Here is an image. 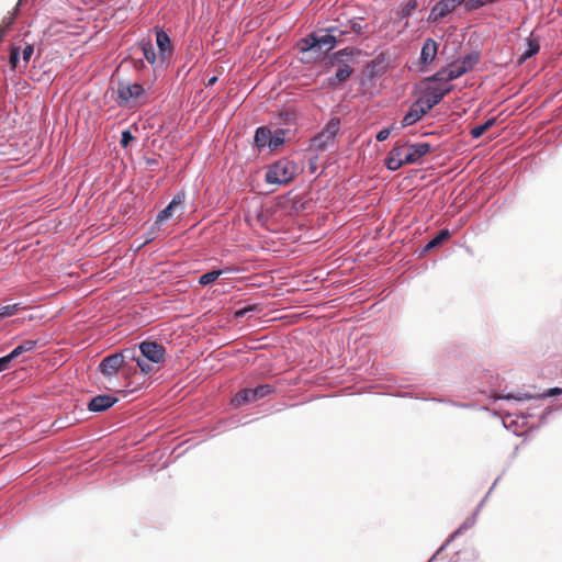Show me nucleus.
<instances>
[{
  "label": "nucleus",
  "instance_id": "obj_16",
  "mask_svg": "<svg viewBox=\"0 0 562 562\" xmlns=\"http://www.w3.org/2000/svg\"><path fill=\"white\" fill-rule=\"evenodd\" d=\"M452 90V87H449L445 90L435 88L430 90L425 98L420 99L425 109L430 111L435 105L439 104L441 100Z\"/></svg>",
  "mask_w": 562,
  "mask_h": 562
},
{
  "label": "nucleus",
  "instance_id": "obj_41",
  "mask_svg": "<svg viewBox=\"0 0 562 562\" xmlns=\"http://www.w3.org/2000/svg\"><path fill=\"white\" fill-rule=\"evenodd\" d=\"M390 134H391V128H389V127L383 128L376 134L375 138L378 142H384L385 139H387Z\"/></svg>",
  "mask_w": 562,
  "mask_h": 562
},
{
  "label": "nucleus",
  "instance_id": "obj_7",
  "mask_svg": "<svg viewBox=\"0 0 562 562\" xmlns=\"http://www.w3.org/2000/svg\"><path fill=\"white\" fill-rule=\"evenodd\" d=\"M273 392V387L270 384H260L255 389H243L236 393L234 398L232 400V404L235 407L243 406L245 404L255 402L257 400L263 398Z\"/></svg>",
  "mask_w": 562,
  "mask_h": 562
},
{
  "label": "nucleus",
  "instance_id": "obj_9",
  "mask_svg": "<svg viewBox=\"0 0 562 562\" xmlns=\"http://www.w3.org/2000/svg\"><path fill=\"white\" fill-rule=\"evenodd\" d=\"M561 394H562L561 387H551L548 391H546L544 393L538 394V395H532L527 392H518L516 394L508 393L506 395H498L496 398L497 400H515V401L521 402V401H526V400L547 398V397L558 396Z\"/></svg>",
  "mask_w": 562,
  "mask_h": 562
},
{
  "label": "nucleus",
  "instance_id": "obj_2",
  "mask_svg": "<svg viewBox=\"0 0 562 562\" xmlns=\"http://www.w3.org/2000/svg\"><path fill=\"white\" fill-rule=\"evenodd\" d=\"M126 360L135 361L143 374L147 375L153 372V366L147 364L143 358L136 357L135 348L124 349L104 357L99 364V371L105 376H112L117 373Z\"/></svg>",
  "mask_w": 562,
  "mask_h": 562
},
{
  "label": "nucleus",
  "instance_id": "obj_29",
  "mask_svg": "<svg viewBox=\"0 0 562 562\" xmlns=\"http://www.w3.org/2000/svg\"><path fill=\"white\" fill-rule=\"evenodd\" d=\"M497 120L496 117H491L488 119L485 123L483 124H480L477 126H474L470 134L473 138H479L481 137L488 128H491L492 126H494L496 124Z\"/></svg>",
  "mask_w": 562,
  "mask_h": 562
},
{
  "label": "nucleus",
  "instance_id": "obj_6",
  "mask_svg": "<svg viewBox=\"0 0 562 562\" xmlns=\"http://www.w3.org/2000/svg\"><path fill=\"white\" fill-rule=\"evenodd\" d=\"M339 128H340V119H338V117L330 119L329 122L323 128V131L321 133H318L312 139V147H314L316 150H321V151L326 150L328 148V146L334 143Z\"/></svg>",
  "mask_w": 562,
  "mask_h": 562
},
{
  "label": "nucleus",
  "instance_id": "obj_23",
  "mask_svg": "<svg viewBox=\"0 0 562 562\" xmlns=\"http://www.w3.org/2000/svg\"><path fill=\"white\" fill-rule=\"evenodd\" d=\"M140 48H142L145 59L150 65H155L157 61H159V54L158 55L156 54L155 48L150 41H143L140 43Z\"/></svg>",
  "mask_w": 562,
  "mask_h": 562
},
{
  "label": "nucleus",
  "instance_id": "obj_40",
  "mask_svg": "<svg viewBox=\"0 0 562 562\" xmlns=\"http://www.w3.org/2000/svg\"><path fill=\"white\" fill-rule=\"evenodd\" d=\"M417 162L416 158L413 155L412 150H406L403 156V165H412Z\"/></svg>",
  "mask_w": 562,
  "mask_h": 562
},
{
  "label": "nucleus",
  "instance_id": "obj_17",
  "mask_svg": "<svg viewBox=\"0 0 562 562\" xmlns=\"http://www.w3.org/2000/svg\"><path fill=\"white\" fill-rule=\"evenodd\" d=\"M539 49H540V44H539L538 40L532 36V34H530L526 38L525 50L519 56L518 63L519 64L525 63L527 59H529L532 56H535L536 54H538Z\"/></svg>",
  "mask_w": 562,
  "mask_h": 562
},
{
  "label": "nucleus",
  "instance_id": "obj_48",
  "mask_svg": "<svg viewBox=\"0 0 562 562\" xmlns=\"http://www.w3.org/2000/svg\"><path fill=\"white\" fill-rule=\"evenodd\" d=\"M147 164L150 165V166L156 165V160L155 159H148Z\"/></svg>",
  "mask_w": 562,
  "mask_h": 562
},
{
  "label": "nucleus",
  "instance_id": "obj_52",
  "mask_svg": "<svg viewBox=\"0 0 562 562\" xmlns=\"http://www.w3.org/2000/svg\"><path fill=\"white\" fill-rule=\"evenodd\" d=\"M467 1H468V0H460V2H461V3H464V4H465V2H467Z\"/></svg>",
  "mask_w": 562,
  "mask_h": 562
},
{
  "label": "nucleus",
  "instance_id": "obj_39",
  "mask_svg": "<svg viewBox=\"0 0 562 562\" xmlns=\"http://www.w3.org/2000/svg\"><path fill=\"white\" fill-rule=\"evenodd\" d=\"M133 139H134V136L132 135V133L130 131L126 130V131L122 132L120 143L123 147H126Z\"/></svg>",
  "mask_w": 562,
  "mask_h": 562
},
{
  "label": "nucleus",
  "instance_id": "obj_30",
  "mask_svg": "<svg viewBox=\"0 0 562 562\" xmlns=\"http://www.w3.org/2000/svg\"><path fill=\"white\" fill-rule=\"evenodd\" d=\"M24 308L25 307L22 306L21 303H13L0 306V318L11 317Z\"/></svg>",
  "mask_w": 562,
  "mask_h": 562
},
{
  "label": "nucleus",
  "instance_id": "obj_36",
  "mask_svg": "<svg viewBox=\"0 0 562 562\" xmlns=\"http://www.w3.org/2000/svg\"><path fill=\"white\" fill-rule=\"evenodd\" d=\"M295 121V114L290 111H283L280 113V123L291 125Z\"/></svg>",
  "mask_w": 562,
  "mask_h": 562
},
{
  "label": "nucleus",
  "instance_id": "obj_51",
  "mask_svg": "<svg viewBox=\"0 0 562 562\" xmlns=\"http://www.w3.org/2000/svg\"><path fill=\"white\" fill-rule=\"evenodd\" d=\"M503 424H504V426H505V427H507V425H506V418H505V419H503Z\"/></svg>",
  "mask_w": 562,
  "mask_h": 562
},
{
  "label": "nucleus",
  "instance_id": "obj_15",
  "mask_svg": "<svg viewBox=\"0 0 562 562\" xmlns=\"http://www.w3.org/2000/svg\"><path fill=\"white\" fill-rule=\"evenodd\" d=\"M437 52V42L432 38L425 40L420 50V65L423 67H427L428 65H430L435 60Z\"/></svg>",
  "mask_w": 562,
  "mask_h": 562
},
{
  "label": "nucleus",
  "instance_id": "obj_14",
  "mask_svg": "<svg viewBox=\"0 0 562 562\" xmlns=\"http://www.w3.org/2000/svg\"><path fill=\"white\" fill-rule=\"evenodd\" d=\"M116 402H117V398L112 395H109V394L98 395L90 400V402L88 404V408L91 412L100 413V412H104V411L111 408Z\"/></svg>",
  "mask_w": 562,
  "mask_h": 562
},
{
  "label": "nucleus",
  "instance_id": "obj_44",
  "mask_svg": "<svg viewBox=\"0 0 562 562\" xmlns=\"http://www.w3.org/2000/svg\"><path fill=\"white\" fill-rule=\"evenodd\" d=\"M13 21H14V15H11L3 20V24L0 25V27H4L7 31L8 29L11 27V25L13 24Z\"/></svg>",
  "mask_w": 562,
  "mask_h": 562
},
{
  "label": "nucleus",
  "instance_id": "obj_3",
  "mask_svg": "<svg viewBox=\"0 0 562 562\" xmlns=\"http://www.w3.org/2000/svg\"><path fill=\"white\" fill-rule=\"evenodd\" d=\"M358 52L352 47L342 48L330 56V65L336 67V71L333 76L327 78V85L329 87H336L339 83L345 82L353 72L351 64L353 63L355 55Z\"/></svg>",
  "mask_w": 562,
  "mask_h": 562
},
{
  "label": "nucleus",
  "instance_id": "obj_11",
  "mask_svg": "<svg viewBox=\"0 0 562 562\" xmlns=\"http://www.w3.org/2000/svg\"><path fill=\"white\" fill-rule=\"evenodd\" d=\"M460 4H462L460 0H440L431 8L429 19L434 21L442 19Z\"/></svg>",
  "mask_w": 562,
  "mask_h": 562
},
{
  "label": "nucleus",
  "instance_id": "obj_50",
  "mask_svg": "<svg viewBox=\"0 0 562 562\" xmlns=\"http://www.w3.org/2000/svg\"><path fill=\"white\" fill-rule=\"evenodd\" d=\"M530 416H531V414H522V415H521V417H522L524 419H526L527 417H530Z\"/></svg>",
  "mask_w": 562,
  "mask_h": 562
},
{
  "label": "nucleus",
  "instance_id": "obj_8",
  "mask_svg": "<svg viewBox=\"0 0 562 562\" xmlns=\"http://www.w3.org/2000/svg\"><path fill=\"white\" fill-rule=\"evenodd\" d=\"M117 95L120 99V105H126L131 102L134 104L143 103L146 99V92L142 85L134 83H124L121 82L117 87Z\"/></svg>",
  "mask_w": 562,
  "mask_h": 562
},
{
  "label": "nucleus",
  "instance_id": "obj_1",
  "mask_svg": "<svg viewBox=\"0 0 562 562\" xmlns=\"http://www.w3.org/2000/svg\"><path fill=\"white\" fill-rule=\"evenodd\" d=\"M348 30H340L337 26H329L326 29V34L311 33L301 38L297 43L299 49L302 53L314 52L326 55L334 47L342 42V36L348 34Z\"/></svg>",
  "mask_w": 562,
  "mask_h": 562
},
{
  "label": "nucleus",
  "instance_id": "obj_35",
  "mask_svg": "<svg viewBox=\"0 0 562 562\" xmlns=\"http://www.w3.org/2000/svg\"><path fill=\"white\" fill-rule=\"evenodd\" d=\"M428 80L436 81V82H447L451 81L452 79H448V70L447 68H442L439 71L435 72L432 76L428 77Z\"/></svg>",
  "mask_w": 562,
  "mask_h": 562
},
{
  "label": "nucleus",
  "instance_id": "obj_12",
  "mask_svg": "<svg viewBox=\"0 0 562 562\" xmlns=\"http://www.w3.org/2000/svg\"><path fill=\"white\" fill-rule=\"evenodd\" d=\"M428 110L425 109L422 100H416L402 120V127H407L418 122Z\"/></svg>",
  "mask_w": 562,
  "mask_h": 562
},
{
  "label": "nucleus",
  "instance_id": "obj_38",
  "mask_svg": "<svg viewBox=\"0 0 562 562\" xmlns=\"http://www.w3.org/2000/svg\"><path fill=\"white\" fill-rule=\"evenodd\" d=\"M14 360L13 357H11V353L3 356L0 358V372L5 371L9 369L10 363Z\"/></svg>",
  "mask_w": 562,
  "mask_h": 562
},
{
  "label": "nucleus",
  "instance_id": "obj_33",
  "mask_svg": "<svg viewBox=\"0 0 562 562\" xmlns=\"http://www.w3.org/2000/svg\"><path fill=\"white\" fill-rule=\"evenodd\" d=\"M499 0H468L465 2V10L467 11H474L477 10L486 4H492L495 2H498Z\"/></svg>",
  "mask_w": 562,
  "mask_h": 562
},
{
  "label": "nucleus",
  "instance_id": "obj_18",
  "mask_svg": "<svg viewBox=\"0 0 562 562\" xmlns=\"http://www.w3.org/2000/svg\"><path fill=\"white\" fill-rule=\"evenodd\" d=\"M184 199V195L183 194H176L173 196V199L171 200V202L164 209L159 212L158 216H157V222H164V221H167L169 220L171 216H172V212H173V209L176 206H178Z\"/></svg>",
  "mask_w": 562,
  "mask_h": 562
},
{
  "label": "nucleus",
  "instance_id": "obj_21",
  "mask_svg": "<svg viewBox=\"0 0 562 562\" xmlns=\"http://www.w3.org/2000/svg\"><path fill=\"white\" fill-rule=\"evenodd\" d=\"M450 237V231L447 228L440 229L424 247V251H429L440 246L445 240Z\"/></svg>",
  "mask_w": 562,
  "mask_h": 562
},
{
  "label": "nucleus",
  "instance_id": "obj_25",
  "mask_svg": "<svg viewBox=\"0 0 562 562\" xmlns=\"http://www.w3.org/2000/svg\"><path fill=\"white\" fill-rule=\"evenodd\" d=\"M458 60L462 67L467 68L468 72L480 61V53L477 50H473Z\"/></svg>",
  "mask_w": 562,
  "mask_h": 562
},
{
  "label": "nucleus",
  "instance_id": "obj_31",
  "mask_svg": "<svg viewBox=\"0 0 562 562\" xmlns=\"http://www.w3.org/2000/svg\"><path fill=\"white\" fill-rule=\"evenodd\" d=\"M285 130L277 128L274 132L271 131V140L269 142L268 148L273 150L284 143Z\"/></svg>",
  "mask_w": 562,
  "mask_h": 562
},
{
  "label": "nucleus",
  "instance_id": "obj_24",
  "mask_svg": "<svg viewBox=\"0 0 562 562\" xmlns=\"http://www.w3.org/2000/svg\"><path fill=\"white\" fill-rule=\"evenodd\" d=\"M231 272L229 268H225L223 270H212L206 273H203L199 277V284L209 285L217 280L222 274Z\"/></svg>",
  "mask_w": 562,
  "mask_h": 562
},
{
  "label": "nucleus",
  "instance_id": "obj_4",
  "mask_svg": "<svg viewBox=\"0 0 562 562\" xmlns=\"http://www.w3.org/2000/svg\"><path fill=\"white\" fill-rule=\"evenodd\" d=\"M297 167L293 161L281 159L269 166L266 172V181L270 184H285L293 180Z\"/></svg>",
  "mask_w": 562,
  "mask_h": 562
},
{
  "label": "nucleus",
  "instance_id": "obj_45",
  "mask_svg": "<svg viewBox=\"0 0 562 562\" xmlns=\"http://www.w3.org/2000/svg\"><path fill=\"white\" fill-rule=\"evenodd\" d=\"M550 413H551V409H550V408H548V409H546V411L543 412V414H542V415H541V417H540V424H544V423H546V419H547V417H548V415H549Z\"/></svg>",
  "mask_w": 562,
  "mask_h": 562
},
{
  "label": "nucleus",
  "instance_id": "obj_5",
  "mask_svg": "<svg viewBox=\"0 0 562 562\" xmlns=\"http://www.w3.org/2000/svg\"><path fill=\"white\" fill-rule=\"evenodd\" d=\"M139 355L136 357L143 358L147 364L164 363L166 360V349L157 341L145 340L138 345Z\"/></svg>",
  "mask_w": 562,
  "mask_h": 562
},
{
  "label": "nucleus",
  "instance_id": "obj_53",
  "mask_svg": "<svg viewBox=\"0 0 562 562\" xmlns=\"http://www.w3.org/2000/svg\"><path fill=\"white\" fill-rule=\"evenodd\" d=\"M558 409H561V411H562V404L558 407Z\"/></svg>",
  "mask_w": 562,
  "mask_h": 562
},
{
  "label": "nucleus",
  "instance_id": "obj_47",
  "mask_svg": "<svg viewBox=\"0 0 562 562\" xmlns=\"http://www.w3.org/2000/svg\"><path fill=\"white\" fill-rule=\"evenodd\" d=\"M453 406H458V407H467L468 405L467 404H462V403H457V402H450Z\"/></svg>",
  "mask_w": 562,
  "mask_h": 562
},
{
  "label": "nucleus",
  "instance_id": "obj_26",
  "mask_svg": "<svg viewBox=\"0 0 562 562\" xmlns=\"http://www.w3.org/2000/svg\"><path fill=\"white\" fill-rule=\"evenodd\" d=\"M453 562H479V553L475 549H464L459 552Z\"/></svg>",
  "mask_w": 562,
  "mask_h": 562
},
{
  "label": "nucleus",
  "instance_id": "obj_28",
  "mask_svg": "<svg viewBox=\"0 0 562 562\" xmlns=\"http://www.w3.org/2000/svg\"><path fill=\"white\" fill-rule=\"evenodd\" d=\"M446 68L448 70V79L454 80L467 74V68L462 67L458 59L450 63Z\"/></svg>",
  "mask_w": 562,
  "mask_h": 562
},
{
  "label": "nucleus",
  "instance_id": "obj_46",
  "mask_svg": "<svg viewBox=\"0 0 562 562\" xmlns=\"http://www.w3.org/2000/svg\"><path fill=\"white\" fill-rule=\"evenodd\" d=\"M217 81V77H211L209 80H207V83L206 86L210 87V86H213L215 82Z\"/></svg>",
  "mask_w": 562,
  "mask_h": 562
},
{
  "label": "nucleus",
  "instance_id": "obj_34",
  "mask_svg": "<svg viewBox=\"0 0 562 562\" xmlns=\"http://www.w3.org/2000/svg\"><path fill=\"white\" fill-rule=\"evenodd\" d=\"M34 54V46L32 44L25 43L24 47L22 49V68L25 69L29 61L31 60L32 56Z\"/></svg>",
  "mask_w": 562,
  "mask_h": 562
},
{
  "label": "nucleus",
  "instance_id": "obj_19",
  "mask_svg": "<svg viewBox=\"0 0 562 562\" xmlns=\"http://www.w3.org/2000/svg\"><path fill=\"white\" fill-rule=\"evenodd\" d=\"M255 144L261 149L269 146V142L271 140V130L266 126H260L255 132Z\"/></svg>",
  "mask_w": 562,
  "mask_h": 562
},
{
  "label": "nucleus",
  "instance_id": "obj_10",
  "mask_svg": "<svg viewBox=\"0 0 562 562\" xmlns=\"http://www.w3.org/2000/svg\"><path fill=\"white\" fill-rule=\"evenodd\" d=\"M156 44L159 49V63L164 64L172 54V43L169 35L156 27Z\"/></svg>",
  "mask_w": 562,
  "mask_h": 562
},
{
  "label": "nucleus",
  "instance_id": "obj_20",
  "mask_svg": "<svg viewBox=\"0 0 562 562\" xmlns=\"http://www.w3.org/2000/svg\"><path fill=\"white\" fill-rule=\"evenodd\" d=\"M38 346V340L35 339H25L20 345H18L10 353L11 357L16 359L21 355L25 352L34 351Z\"/></svg>",
  "mask_w": 562,
  "mask_h": 562
},
{
  "label": "nucleus",
  "instance_id": "obj_32",
  "mask_svg": "<svg viewBox=\"0 0 562 562\" xmlns=\"http://www.w3.org/2000/svg\"><path fill=\"white\" fill-rule=\"evenodd\" d=\"M20 47L13 46L10 50L9 61L13 70L21 68L23 61L20 58Z\"/></svg>",
  "mask_w": 562,
  "mask_h": 562
},
{
  "label": "nucleus",
  "instance_id": "obj_22",
  "mask_svg": "<svg viewBox=\"0 0 562 562\" xmlns=\"http://www.w3.org/2000/svg\"><path fill=\"white\" fill-rule=\"evenodd\" d=\"M475 516H476V512L471 517H468L462 522V525L450 536V538L445 542V544L438 550L437 553H439L441 550H443L456 537L461 535L464 530L472 528L475 524Z\"/></svg>",
  "mask_w": 562,
  "mask_h": 562
},
{
  "label": "nucleus",
  "instance_id": "obj_49",
  "mask_svg": "<svg viewBox=\"0 0 562 562\" xmlns=\"http://www.w3.org/2000/svg\"><path fill=\"white\" fill-rule=\"evenodd\" d=\"M483 503H485V499H482V503L477 506L476 513L480 510V508L482 507Z\"/></svg>",
  "mask_w": 562,
  "mask_h": 562
},
{
  "label": "nucleus",
  "instance_id": "obj_42",
  "mask_svg": "<svg viewBox=\"0 0 562 562\" xmlns=\"http://www.w3.org/2000/svg\"><path fill=\"white\" fill-rule=\"evenodd\" d=\"M350 29L356 35H359L362 33V25L360 21H349Z\"/></svg>",
  "mask_w": 562,
  "mask_h": 562
},
{
  "label": "nucleus",
  "instance_id": "obj_37",
  "mask_svg": "<svg viewBox=\"0 0 562 562\" xmlns=\"http://www.w3.org/2000/svg\"><path fill=\"white\" fill-rule=\"evenodd\" d=\"M416 8H417V1L416 0L408 1L402 8V15L405 16V18L409 16Z\"/></svg>",
  "mask_w": 562,
  "mask_h": 562
},
{
  "label": "nucleus",
  "instance_id": "obj_27",
  "mask_svg": "<svg viewBox=\"0 0 562 562\" xmlns=\"http://www.w3.org/2000/svg\"><path fill=\"white\" fill-rule=\"evenodd\" d=\"M431 146L428 143H417L407 145V150H412L414 157L418 161L422 157L430 151Z\"/></svg>",
  "mask_w": 562,
  "mask_h": 562
},
{
  "label": "nucleus",
  "instance_id": "obj_43",
  "mask_svg": "<svg viewBox=\"0 0 562 562\" xmlns=\"http://www.w3.org/2000/svg\"><path fill=\"white\" fill-rule=\"evenodd\" d=\"M254 307H243L235 312V317L240 318L244 317L249 311H252Z\"/></svg>",
  "mask_w": 562,
  "mask_h": 562
},
{
  "label": "nucleus",
  "instance_id": "obj_13",
  "mask_svg": "<svg viewBox=\"0 0 562 562\" xmlns=\"http://www.w3.org/2000/svg\"><path fill=\"white\" fill-rule=\"evenodd\" d=\"M407 150V144L396 145L387 155L385 166L389 170L395 171L403 166V156Z\"/></svg>",
  "mask_w": 562,
  "mask_h": 562
}]
</instances>
